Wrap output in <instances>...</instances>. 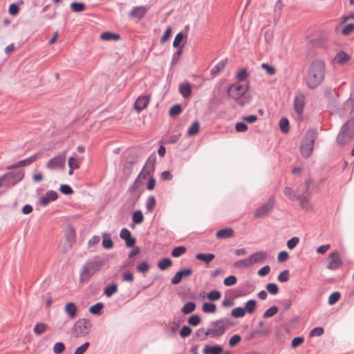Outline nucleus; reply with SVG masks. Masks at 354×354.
Listing matches in <instances>:
<instances>
[{"label": "nucleus", "instance_id": "obj_1", "mask_svg": "<svg viewBox=\"0 0 354 354\" xmlns=\"http://www.w3.org/2000/svg\"><path fill=\"white\" fill-rule=\"evenodd\" d=\"M232 324L230 319L227 317L221 318L210 322L211 328L207 330L201 328L196 330L193 336L195 341H204L207 337L216 338L223 335L227 328Z\"/></svg>", "mask_w": 354, "mask_h": 354}, {"label": "nucleus", "instance_id": "obj_2", "mask_svg": "<svg viewBox=\"0 0 354 354\" xmlns=\"http://www.w3.org/2000/svg\"><path fill=\"white\" fill-rule=\"evenodd\" d=\"M326 66L323 61L317 59L310 65L306 77L307 86L314 89L319 86L325 77Z\"/></svg>", "mask_w": 354, "mask_h": 354}, {"label": "nucleus", "instance_id": "obj_3", "mask_svg": "<svg viewBox=\"0 0 354 354\" xmlns=\"http://www.w3.org/2000/svg\"><path fill=\"white\" fill-rule=\"evenodd\" d=\"M106 262L107 259L99 256H95L87 261L80 270V281L81 283L88 282L95 273L102 269Z\"/></svg>", "mask_w": 354, "mask_h": 354}, {"label": "nucleus", "instance_id": "obj_4", "mask_svg": "<svg viewBox=\"0 0 354 354\" xmlns=\"http://www.w3.org/2000/svg\"><path fill=\"white\" fill-rule=\"evenodd\" d=\"M248 89V82L243 84L235 82L229 86L227 92L228 95L233 98L238 104L243 106L252 100V95L247 93Z\"/></svg>", "mask_w": 354, "mask_h": 354}, {"label": "nucleus", "instance_id": "obj_5", "mask_svg": "<svg viewBox=\"0 0 354 354\" xmlns=\"http://www.w3.org/2000/svg\"><path fill=\"white\" fill-rule=\"evenodd\" d=\"M317 136V131L315 129H309L305 133L299 147L303 158H308L311 156Z\"/></svg>", "mask_w": 354, "mask_h": 354}, {"label": "nucleus", "instance_id": "obj_6", "mask_svg": "<svg viewBox=\"0 0 354 354\" xmlns=\"http://www.w3.org/2000/svg\"><path fill=\"white\" fill-rule=\"evenodd\" d=\"M354 138V119L350 118L342 126L337 136V144L343 147Z\"/></svg>", "mask_w": 354, "mask_h": 354}, {"label": "nucleus", "instance_id": "obj_7", "mask_svg": "<svg viewBox=\"0 0 354 354\" xmlns=\"http://www.w3.org/2000/svg\"><path fill=\"white\" fill-rule=\"evenodd\" d=\"M276 205V198L271 196L268 202L259 207L254 213L255 218H262L268 216L274 209Z\"/></svg>", "mask_w": 354, "mask_h": 354}, {"label": "nucleus", "instance_id": "obj_8", "mask_svg": "<svg viewBox=\"0 0 354 354\" xmlns=\"http://www.w3.org/2000/svg\"><path fill=\"white\" fill-rule=\"evenodd\" d=\"M91 328V323L88 319H78L74 326L73 332L77 337H84L86 335Z\"/></svg>", "mask_w": 354, "mask_h": 354}, {"label": "nucleus", "instance_id": "obj_9", "mask_svg": "<svg viewBox=\"0 0 354 354\" xmlns=\"http://www.w3.org/2000/svg\"><path fill=\"white\" fill-rule=\"evenodd\" d=\"M66 151H64L50 159L46 163V167L51 170L63 169L66 163Z\"/></svg>", "mask_w": 354, "mask_h": 354}, {"label": "nucleus", "instance_id": "obj_10", "mask_svg": "<svg viewBox=\"0 0 354 354\" xmlns=\"http://www.w3.org/2000/svg\"><path fill=\"white\" fill-rule=\"evenodd\" d=\"M24 170L17 171H9L3 174L5 186H15L24 178Z\"/></svg>", "mask_w": 354, "mask_h": 354}, {"label": "nucleus", "instance_id": "obj_11", "mask_svg": "<svg viewBox=\"0 0 354 354\" xmlns=\"http://www.w3.org/2000/svg\"><path fill=\"white\" fill-rule=\"evenodd\" d=\"M306 96L301 92L298 91L294 99V109L298 116H301L306 104Z\"/></svg>", "mask_w": 354, "mask_h": 354}, {"label": "nucleus", "instance_id": "obj_12", "mask_svg": "<svg viewBox=\"0 0 354 354\" xmlns=\"http://www.w3.org/2000/svg\"><path fill=\"white\" fill-rule=\"evenodd\" d=\"M329 263L327 268L330 270H337L342 263L339 252L334 251L328 256Z\"/></svg>", "mask_w": 354, "mask_h": 354}, {"label": "nucleus", "instance_id": "obj_13", "mask_svg": "<svg viewBox=\"0 0 354 354\" xmlns=\"http://www.w3.org/2000/svg\"><path fill=\"white\" fill-rule=\"evenodd\" d=\"M38 157H39V155L37 153H35L26 159L21 160L15 164L8 166L7 169H16L18 167L30 165L32 163H33L34 162H35L37 160V159L38 158Z\"/></svg>", "mask_w": 354, "mask_h": 354}, {"label": "nucleus", "instance_id": "obj_14", "mask_svg": "<svg viewBox=\"0 0 354 354\" xmlns=\"http://www.w3.org/2000/svg\"><path fill=\"white\" fill-rule=\"evenodd\" d=\"M149 97L147 95L139 96L134 103V109L140 112L145 109L149 103Z\"/></svg>", "mask_w": 354, "mask_h": 354}, {"label": "nucleus", "instance_id": "obj_15", "mask_svg": "<svg viewBox=\"0 0 354 354\" xmlns=\"http://www.w3.org/2000/svg\"><path fill=\"white\" fill-rule=\"evenodd\" d=\"M57 198L58 194L57 192L49 190L40 198V203L43 206H46L50 201H55Z\"/></svg>", "mask_w": 354, "mask_h": 354}, {"label": "nucleus", "instance_id": "obj_16", "mask_svg": "<svg viewBox=\"0 0 354 354\" xmlns=\"http://www.w3.org/2000/svg\"><path fill=\"white\" fill-rule=\"evenodd\" d=\"M252 264L261 263L268 258V254L265 251H259L249 256Z\"/></svg>", "mask_w": 354, "mask_h": 354}, {"label": "nucleus", "instance_id": "obj_17", "mask_svg": "<svg viewBox=\"0 0 354 354\" xmlns=\"http://www.w3.org/2000/svg\"><path fill=\"white\" fill-rule=\"evenodd\" d=\"M64 311L71 319H74L77 316V308L75 303L68 302L65 305Z\"/></svg>", "mask_w": 354, "mask_h": 354}, {"label": "nucleus", "instance_id": "obj_18", "mask_svg": "<svg viewBox=\"0 0 354 354\" xmlns=\"http://www.w3.org/2000/svg\"><path fill=\"white\" fill-rule=\"evenodd\" d=\"M234 234V230L231 227H227L218 230L216 234V236L218 239H226L232 237Z\"/></svg>", "mask_w": 354, "mask_h": 354}, {"label": "nucleus", "instance_id": "obj_19", "mask_svg": "<svg viewBox=\"0 0 354 354\" xmlns=\"http://www.w3.org/2000/svg\"><path fill=\"white\" fill-rule=\"evenodd\" d=\"M147 10L145 6L134 7L129 12V16L133 18L141 19L147 13Z\"/></svg>", "mask_w": 354, "mask_h": 354}, {"label": "nucleus", "instance_id": "obj_20", "mask_svg": "<svg viewBox=\"0 0 354 354\" xmlns=\"http://www.w3.org/2000/svg\"><path fill=\"white\" fill-rule=\"evenodd\" d=\"M349 60H351V57L344 50L338 52L334 58V61L340 65L345 64Z\"/></svg>", "mask_w": 354, "mask_h": 354}, {"label": "nucleus", "instance_id": "obj_21", "mask_svg": "<svg viewBox=\"0 0 354 354\" xmlns=\"http://www.w3.org/2000/svg\"><path fill=\"white\" fill-rule=\"evenodd\" d=\"M223 349L220 345L209 346L205 345L203 348V354H221Z\"/></svg>", "mask_w": 354, "mask_h": 354}, {"label": "nucleus", "instance_id": "obj_22", "mask_svg": "<svg viewBox=\"0 0 354 354\" xmlns=\"http://www.w3.org/2000/svg\"><path fill=\"white\" fill-rule=\"evenodd\" d=\"M299 201L300 207L305 210H310L313 208V205L310 203L307 196H304L303 194H298L297 198Z\"/></svg>", "mask_w": 354, "mask_h": 354}, {"label": "nucleus", "instance_id": "obj_23", "mask_svg": "<svg viewBox=\"0 0 354 354\" xmlns=\"http://www.w3.org/2000/svg\"><path fill=\"white\" fill-rule=\"evenodd\" d=\"M227 64V59L221 60L216 66H214L210 71V74L212 76L217 75L221 71H223Z\"/></svg>", "mask_w": 354, "mask_h": 354}, {"label": "nucleus", "instance_id": "obj_24", "mask_svg": "<svg viewBox=\"0 0 354 354\" xmlns=\"http://www.w3.org/2000/svg\"><path fill=\"white\" fill-rule=\"evenodd\" d=\"M179 92L184 98L189 97L192 94V85L189 83H183L179 86Z\"/></svg>", "mask_w": 354, "mask_h": 354}, {"label": "nucleus", "instance_id": "obj_25", "mask_svg": "<svg viewBox=\"0 0 354 354\" xmlns=\"http://www.w3.org/2000/svg\"><path fill=\"white\" fill-rule=\"evenodd\" d=\"M195 257L196 259L208 264L215 258V255L212 253H198Z\"/></svg>", "mask_w": 354, "mask_h": 354}, {"label": "nucleus", "instance_id": "obj_26", "mask_svg": "<svg viewBox=\"0 0 354 354\" xmlns=\"http://www.w3.org/2000/svg\"><path fill=\"white\" fill-rule=\"evenodd\" d=\"M251 265H252V264L250 257H248V258L243 259L236 261L234 263V266L236 268H246L250 267Z\"/></svg>", "mask_w": 354, "mask_h": 354}, {"label": "nucleus", "instance_id": "obj_27", "mask_svg": "<svg viewBox=\"0 0 354 354\" xmlns=\"http://www.w3.org/2000/svg\"><path fill=\"white\" fill-rule=\"evenodd\" d=\"M102 239V245L105 249H111L113 247V242L109 233H104Z\"/></svg>", "mask_w": 354, "mask_h": 354}, {"label": "nucleus", "instance_id": "obj_28", "mask_svg": "<svg viewBox=\"0 0 354 354\" xmlns=\"http://www.w3.org/2000/svg\"><path fill=\"white\" fill-rule=\"evenodd\" d=\"M100 38L103 40L117 41V40L120 39V36L118 34L107 31V32H102L100 35Z\"/></svg>", "mask_w": 354, "mask_h": 354}, {"label": "nucleus", "instance_id": "obj_29", "mask_svg": "<svg viewBox=\"0 0 354 354\" xmlns=\"http://www.w3.org/2000/svg\"><path fill=\"white\" fill-rule=\"evenodd\" d=\"M103 308L104 304L101 302H98L89 308V312L93 315H100L102 313Z\"/></svg>", "mask_w": 354, "mask_h": 354}, {"label": "nucleus", "instance_id": "obj_30", "mask_svg": "<svg viewBox=\"0 0 354 354\" xmlns=\"http://www.w3.org/2000/svg\"><path fill=\"white\" fill-rule=\"evenodd\" d=\"M156 162V156L155 153H153L148 158L145 167H146L147 169H149L150 170L152 169V171L154 172Z\"/></svg>", "mask_w": 354, "mask_h": 354}, {"label": "nucleus", "instance_id": "obj_31", "mask_svg": "<svg viewBox=\"0 0 354 354\" xmlns=\"http://www.w3.org/2000/svg\"><path fill=\"white\" fill-rule=\"evenodd\" d=\"M270 332V330L268 327H266L265 328L259 329V330H254L248 335V339H253L257 335H266L269 334Z\"/></svg>", "mask_w": 354, "mask_h": 354}, {"label": "nucleus", "instance_id": "obj_32", "mask_svg": "<svg viewBox=\"0 0 354 354\" xmlns=\"http://www.w3.org/2000/svg\"><path fill=\"white\" fill-rule=\"evenodd\" d=\"M118 292V285L112 283L104 288V294L107 297H110Z\"/></svg>", "mask_w": 354, "mask_h": 354}, {"label": "nucleus", "instance_id": "obj_33", "mask_svg": "<svg viewBox=\"0 0 354 354\" xmlns=\"http://www.w3.org/2000/svg\"><path fill=\"white\" fill-rule=\"evenodd\" d=\"M196 309V304L193 301L187 302L182 308V312L185 314H189L194 312Z\"/></svg>", "mask_w": 354, "mask_h": 354}, {"label": "nucleus", "instance_id": "obj_34", "mask_svg": "<svg viewBox=\"0 0 354 354\" xmlns=\"http://www.w3.org/2000/svg\"><path fill=\"white\" fill-rule=\"evenodd\" d=\"M156 204V200L155 196H150L148 197L146 202V209L147 212H152L155 208Z\"/></svg>", "mask_w": 354, "mask_h": 354}, {"label": "nucleus", "instance_id": "obj_35", "mask_svg": "<svg viewBox=\"0 0 354 354\" xmlns=\"http://www.w3.org/2000/svg\"><path fill=\"white\" fill-rule=\"evenodd\" d=\"M132 221L134 224H140L144 221L142 212L140 210H136L132 215Z\"/></svg>", "mask_w": 354, "mask_h": 354}, {"label": "nucleus", "instance_id": "obj_36", "mask_svg": "<svg viewBox=\"0 0 354 354\" xmlns=\"http://www.w3.org/2000/svg\"><path fill=\"white\" fill-rule=\"evenodd\" d=\"M279 127L281 131L283 133H286L290 130L289 121L286 118H282L279 121Z\"/></svg>", "mask_w": 354, "mask_h": 354}, {"label": "nucleus", "instance_id": "obj_37", "mask_svg": "<svg viewBox=\"0 0 354 354\" xmlns=\"http://www.w3.org/2000/svg\"><path fill=\"white\" fill-rule=\"evenodd\" d=\"M202 310L204 313H214L216 310V306L213 303L205 302L203 305Z\"/></svg>", "mask_w": 354, "mask_h": 354}, {"label": "nucleus", "instance_id": "obj_38", "mask_svg": "<svg viewBox=\"0 0 354 354\" xmlns=\"http://www.w3.org/2000/svg\"><path fill=\"white\" fill-rule=\"evenodd\" d=\"M71 8L75 12H80L85 10L86 5L82 2H73L71 3Z\"/></svg>", "mask_w": 354, "mask_h": 354}, {"label": "nucleus", "instance_id": "obj_39", "mask_svg": "<svg viewBox=\"0 0 354 354\" xmlns=\"http://www.w3.org/2000/svg\"><path fill=\"white\" fill-rule=\"evenodd\" d=\"M48 328L47 324L44 323H37L35 327H34V333L37 335H40L46 332V329Z\"/></svg>", "mask_w": 354, "mask_h": 354}, {"label": "nucleus", "instance_id": "obj_40", "mask_svg": "<svg viewBox=\"0 0 354 354\" xmlns=\"http://www.w3.org/2000/svg\"><path fill=\"white\" fill-rule=\"evenodd\" d=\"M245 310L242 307H237L234 308L231 312V316L235 318L243 317L245 315Z\"/></svg>", "mask_w": 354, "mask_h": 354}, {"label": "nucleus", "instance_id": "obj_41", "mask_svg": "<svg viewBox=\"0 0 354 354\" xmlns=\"http://www.w3.org/2000/svg\"><path fill=\"white\" fill-rule=\"evenodd\" d=\"M257 302L254 299L248 300L245 305L244 309L245 312L251 314L253 313L256 308Z\"/></svg>", "mask_w": 354, "mask_h": 354}, {"label": "nucleus", "instance_id": "obj_42", "mask_svg": "<svg viewBox=\"0 0 354 354\" xmlns=\"http://www.w3.org/2000/svg\"><path fill=\"white\" fill-rule=\"evenodd\" d=\"M283 193L291 201H295L297 198L298 194H296L295 190L290 187H285L283 189Z\"/></svg>", "mask_w": 354, "mask_h": 354}, {"label": "nucleus", "instance_id": "obj_43", "mask_svg": "<svg viewBox=\"0 0 354 354\" xmlns=\"http://www.w3.org/2000/svg\"><path fill=\"white\" fill-rule=\"evenodd\" d=\"M172 265V261L169 258H164L161 261H160L158 263V268L161 270H165L167 269L169 267H170Z\"/></svg>", "mask_w": 354, "mask_h": 354}, {"label": "nucleus", "instance_id": "obj_44", "mask_svg": "<svg viewBox=\"0 0 354 354\" xmlns=\"http://www.w3.org/2000/svg\"><path fill=\"white\" fill-rule=\"evenodd\" d=\"M200 130V124L198 121H195L192 123L191 127L189 128L187 131V134L189 136H194L196 135Z\"/></svg>", "mask_w": 354, "mask_h": 354}, {"label": "nucleus", "instance_id": "obj_45", "mask_svg": "<svg viewBox=\"0 0 354 354\" xmlns=\"http://www.w3.org/2000/svg\"><path fill=\"white\" fill-rule=\"evenodd\" d=\"M278 310L279 308L277 306H272L264 312L263 317L267 319L273 317L274 315L277 313Z\"/></svg>", "mask_w": 354, "mask_h": 354}, {"label": "nucleus", "instance_id": "obj_46", "mask_svg": "<svg viewBox=\"0 0 354 354\" xmlns=\"http://www.w3.org/2000/svg\"><path fill=\"white\" fill-rule=\"evenodd\" d=\"M187 251V249L185 246H178L176 247L171 251V256L173 257H179L183 254H185Z\"/></svg>", "mask_w": 354, "mask_h": 354}, {"label": "nucleus", "instance_id": "obj_47", "mask_svg": "<svg viewBox=\"0 0 354 354\" xmlns=\"http://www.w3.org/2000/svg\"><path fill=\"white\" fill-rule=\"evenodd\" d=\"M183 109L181 105L179 104H176L171 106V108L169 109V115L171 117L177 116L181 113Z\"/></svg>", "mask_w": 354, "mask_h": 354}, {"label": "nucleus", "instance_id": "obj_48", "mask_svg": "<svg viewBox=\"0 0 354 354\" xmlns=\"http://www.w3.org/2000/svg\"><path fill=\"white\" fill-rule=\"evenodd\" d=\"M310 183H311V179L308 178V180H306L304 182V184L300 185L297 187V192H301L302 193L301 194L307 193L309 189Z\"/></svg>", "mask_w": 354, "mask_h": 354}, {"label": "nucleus", "instance_id": "obj_49", "mask_svg": "<svg viewBox=\"0 0 354 354\" xmlns=\"http://www.w3.org/2000/svg\"><path fill=\"white\" fill-rule=\"evenodd\" d=\"M187 38V35H185L183 32H178L173 41V46L174 48H178L180 46V42L184 39Z\"/></svg>", "mask_w": 354, "mask_h": 354}, {"label": "nucleus", "instance_id": "obj_50", "mask_svg": "<svg viewBox=\"0 0 354 354\" xmlns=\"http://www.w3.org/2000/svg\"><path fill=\"white\" fill-rule=\"evenodd\" d=\"M188 324L192 326H198L201 322V317L198 315H193L188 318Z\"/></svg>", "mask_w": 354, "mask_h": 354}, {"label": "nucleus", "instance_id": "obj_51", "mask_svg": "<svg viewBox=\"0 0 354 354\" xmlns=\"http://www.w3.org/2000/svg\"><path fill=\"white\" fill-rule=\"evenodd\" d=\"M221 292L216 290H212L207 294V298L210 301H217L221 298Z\"/></svg>", "mask_w": 354, "mask_h": 354}, {"label": "nucleus", "instance_id": "obj_52", "mask_svg": "<svg viewBox=\"0 0 354 354\" xmlns=\"http://www.w3.org/2000/svg\"><path fill=\"white\" fill-rule=\"evenodd\" d=\"M138 177L133 181L132 185L129 187L128 192L130 193H134L142 184V183L139 180Z\"/></svg>", "mask_w": 354, "mask_h": 354}, {"label": "nucleus", "instance_id": "obj_53", "mask_svg": "<svg viewBox=\"0 0 354 354\" xmlns=\"http://www.w3.org/2000/svg\"><path fill=\"white\" fill-rule=\"evenodd\" d=\"M289 277H290L289 270H285L278 275L277 279L279 281L283 283V282H286L289 280Z\"/></svg>", "mask_w": 354, "mask_h": 354}, {"label": "nucleus", "instance_id": "obj_54", "mask_svg": "<svg viewBox=\"0 0 354 354\" xmlns=\"http://www.w3.org/2000/svg\"><path fill=\"white\" fill-rule=\"evenodd\" d=\"M268 292L271 295H277L279 292V288L276 283H270L266 286Z\"/></svg>", "mask_w": 354, "mask_h": 354}, {"label": "nucleus", "instance_id": "obj_55", "mask_svg": "<svg viewBox=\"0 0 354 354\" xmlns=\"http://www.w3.org/2000/svg\"><path fill=\"white\" fill-rule=\"evenodd\" d=\"M341 295L339 292H333L328 298V304L329 305H334L339 299H340Z\"/></svg>", "mask_w": 354, "mask_h": 354}, {"label": "nucleus", "instance_id": "obj_56", "mask_svg": "<svg viewBox=\"0 0 354 354\" xmlns=\"http://www.w3.org/2000/svg\"><path fill=\"white\" fill-rule=\"evenodd\" d=\"M261 66L270 75H274L276 73L275 68L267 63H263Z\"/></svg>", "mask_w": 354, "mask_h": 354}, {"label": "nucleus", "instance_id": "obj_57", "mask_svg": "<svg viewBox=\"0 0 354 354\" xmlns=\"http://www.w3.org/2000/svg\"><path fill=\"white\" fill-rule=\"evenodd\" d=\"M183 52V47H180L178 48V50H176L173 54L172 59H171V62L172 66H174L177 63V62L180 59V57L181 56Z\"/></svg>", "mask_w": 354, "mask_h": 354}, {"label": "nucleus", "instance_id": "obj_58", "mask_svg": "<svg viewBox=\"0 0 354 354\" xmlns=\"http://www.w3.org/2000/svg\"><path fill=\"white\" fill-rule=\"evenodd\" d=\"M65 350V345L62 342H57L53 346V352L55 354H60Z\"/></svg>", "mask_w": 354, "mask_h": 354}, {"label": "nucleus", "instance_id": "obj_59", "mask_svg": "<svg viewBox=\"0 0 354 354\" xmlns=\"http://www.w3.org/2000/svg\"><path fill=\"white\" fill-rule=\"evenodd\" d=\"M299 242V239L297 236L291 238L287 242V247L290 250L294 249Z\"/></svg>", "mask_w": 354, "mask_h": 354}, {"label": "nucleus", "instance_id": "obj_60", "mask_svg": "<svg viewBox=\"0 0 354 354\" xmlns=\"http://www.w3.org/2000/svg\"><path fill=\"white\" fill-rule=\"evenodd\" d=\"M149 270V264L147 261H142L137 266V270L140 272L145 273Z\"/></svg>", "mask_w": 354, "mask_h": 354}, {"label": "nucleus", "instance_id": "obj_61", "mask_svg": "<svg viewBox=\"0 0 354 354\" xmlns=\"http://www.w3.org/2000/svg\"><path fill=\"white\" fill-rule=\"evenodd\" d=\"M237 281V279L234 275H230L224 279L223 283L226 286L234 285Z\"/></svg>", "mask_w": 354, "mask_h": 354}, {"label": "nucleus", "instance_id": "obj_62", "mask_svg": "<svg viewBox=\"0 0 354 354\" xmlns=\"http://www.w3.org/2000/svg\"><path fill=\"white\" fill-rule=\"evenodd\" d=\"M192 332V328L188 326H184L180 331V335L182 338L187 337L191 335Z\"/></svg>", "mask_w": 354, "mask_h": 354}, {"label": "nucleus", "instance_id": "obj_63", "mask_svg": "<svg viewBox=\"0 0 354 354\" xmlns=\"http://www.w3.org/2000/svg\"><path fill=\"white\" fill-rule=\"evenodd\" d=\"M248 75L246 68H242L236 73V78L239 82H243Z\"/></svg>", "mask_w": 354, "mask_h": 354}, {"label": "nucleus", "instance_id": "obj_64", "mask_svg": "<svg viewBox=\"0 0 354 354\" xmlns=\"http://www.w3.org/2000/svg\"><path fill=\"white\" fill-rule=\"evenodd\" d=\"M90 343L88 342L84 343L82 345L76 348L74 354H83L88 349Z\"/></svg>", "mask_w": 354, "mask_h": 354}]
</instances>
